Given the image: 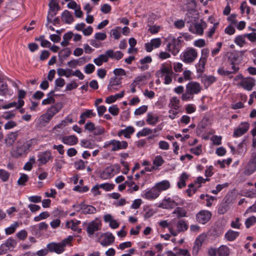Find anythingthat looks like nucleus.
Listing matches in <instances>:
<instances>
[{
  "instance_id": "f257e3e1",
  "label": "nucleus",
  "mask_w": 256,
  "mask_h": 256,
  "mask_svg": "<svg viewBox=\"0 0 256 256\" xmlns=\"http://www.w3.org/2000/svg\"><path fill=\"white\" fill-rule=\"evenodd\" d=\"M72 240V237L69 236L68 238H65L60 242L50 243L47 245V248L51 252H55L58 254H62L64 250V247L68 244Z\"/></svg>"
},
{
  "instance_id": "f03ea898",
  "label": "nucleus",
  "mask_w": 256,
  "mask_h": 256,
  "mask_svg": "<svg viewBox=\"0 0 256 256\" xmlns=\"http://www.w3.org/2000/svg\"><path fill=\"white\" fill-rule=\"evenodd\" d=\"M182 37L179 36L178 38H173L170 41L167 46L166 50L170 52L174 56H176L181 48V42Z\"/></svg>"
},
{
  "instance_id": "7ed1b4c3",
  "label": "nucleus",
  "mask_w": 256,
  "mask_h": 256,
  "mask_svg": "<svg viewBox=\"0 0 256 256\" xmlns=\"http://www.w3.org/2000/svg\"><path fill=\"white\" fill-rule=\"evenodd\" d=\"M110 146H112L111 151L116 152L120 150L126 149L128 146V144L126 141H119L116 140H112L106 142L104 146V148H108Z\"/></svg>"
},
{
  "instance_id": "20e7f679",
  "label": "nucleus",
  "mask_w": 256,
  "mask_h": 256,
  "mask_svg": "<svg viewBox=\"0 0 256 256\" xmlns=\"http://www.w3.org/2000/svg\"><path fill=\"white\" fill-rule=\"evenodd\" d=\"M198 56V52L194 48H188L182 57V60L186 64L193 62Z\"/></svg>"
},
{
  "instance_id": "39448f33",
  "label": "nucleus",
  "mask_w": 256,
  "mask_h": 256,
  "mask_svg": "<svg viewBox=\"0 0 256 256\" xmlns=\"http://www.w3.org/2000/svg\"><path fill=\"white\" fill-rule=\"evenodd\" d=\"M32 144V140H30L24 142L22 145L18 146L15 152L16 156H20L26 154L30 150Z\"/></svg>"
},
{
  "instance_id": "423d86ee",
  "label": "nucleus",
  "mask_w": 256,
  "mask_h": 256,
  "mask_svg": "<svg viewBox=\"0 0 256 256\" xmlns=\"http://www.w3.org/2000/svg\"><path fill=\"white\" fill-rule=\"evenodd\" d=\"M17 244L16 240L12 238H9L6 242L0 246V255L6 254L11 248H14Z\"/></svg>"
},
{
  "instance_id": "0eeeda50",
  "label": "nucleus",
  "mask_w": 256,
  "mask_h": 256,
  "mask_svg": "<svg viewBox=\"0 0 256 256\" xmlns=\"http://www.w3.org/2000/svg\"><path fill=\"white\" fill-rule=\"evenodd\" d=\"M102 227L101 221L98 218L90 222L88 224L86 232L89 236H92L94 232L100 230Z\"/></svg>"
},
{
  "instance_id": "6e6552de",
  "label": "nucleus",
  "mask_w": 256,
  "mask_h": 256,
  "mask_svg": "<svg viewBox=\"0 0 256 256\" xmlns=\"http://www.w3.org/2000/svg\"><path fill=\"white\" fill-rule=\"evenodd\" d=\"M212 213L207 210H202L196 214V220L200 224H205L212 218Z\"/></svg>"
},
{
  "instance_id": "1a4fd4ad",
  "label": "nucleus",
  "mask_w": 256,
  "mask_h": 256,
  "mask_svg": "<svg viewBox=\"0 0 256 256\" xmlns=\"http://www.w3.org/2000/svg\"><path fill=\"white\" fill-rule=\"evenodd\" d=\"M122 78L114 76L110 78L108 86V90L110 92L118 90L121 87Z\"/></svg>"
},
{
  "instance_id": "9d476101",
  "label": "nucleus",
  "mask_w": 256,
  "mask_h": 256,
  "mask_svg": "<svg viewBox=\"0 0 256 256\" xmlns=\"http://www.w3.org/2000/svg\"><path fill=\"white\" fill-rule=\"evenodd\" d=\"M255 80L251 77H248L243 78L239 85L242 87L244 89L250 91L255 85Z\"/></svg>"
},
{
  "instance_id": "9b49d317",
  "label": "nucleus",
  "mask_w": 256,
  "mask_h": 256,
  "mask_svg": "<svg viewBox=\"0 0 256 256\" xmlns=\"http://www.w3.org/2000/svg\"><path fill=\"white\" fill-rule=\"evenodd\" d=\"M256 170V152L253 153L250 161L248 164L246 168L244 171V174L247 175H250Z\"/></svg>"
},
{
  "instance_id": "f8f14e48",
  "label": "nucleus",
  "mask_w": 256,
  "mask_h": 256,
  "mask_svg": "<svg viewBox=\"0 0 256 256\" xmlns=\"http://www.w3.org/2000/svg\"><path fill=\"white\" fill-rule=\"evenodd\" d=\"M114 240V236L110 232H106L101 236L100 244L104 246L112 244Z\"/></svg>"
},
{
  "instance_id": "ddd939ff",
  "label": "nucleus",
  "mask_w": 256,
  "mask_h": 256,
  "mask_svg": "<svg viewBox=\"0 0 256 256\" xmlns=\"http://www.w3.org/2000/svg\"><path fill=\"white\" fill-rule=\"evenodd\" d=\"M186 90L194 95L200 93L201 92L202 87L198 82H190L186 86Z\"/></svg>"
},
{
  "instance_id": "4468645a",
  "label": "nucleus",
  "mask_w": 256,
  "mask_h": 256,
  "mask_svg": "<svg viewBox=\"0 0 256 256\" xmlns=\"http://www.w3.org/2000/svg\"><path fill=\"white\" fill-rule=\"evenodd\" d=\"M74 208H79L80 210H82V213L84 214H94L96 212V208L90 205H86L84 203H82L78 205H74Z\"/></svg>"
},
{
  "instance_id": "2eb2a0df",
  "label": "nucleus",
  "mask_w": 256,
  "mask_h": 256,
  "mask_svg": "<svg viewBox=\"0 0 256 256\" xmlns=\"http://www.w3.org/2000/svg\"><path fill=\"white\" fill-rule=\"evenodd\" d=\"M249 128V124L248 122H242L240 126L236 129L234 131L233 136L234 137H239L244 134L247 132Z\"/></svg>"
},
{
  "instance_id": "dca6fc26",
  "label": "nucleus",
  "mask_w": 256,
  "mask_h": 256,
  "mask_svg": "<svg viewBox=\"0 0 256 256\" xmlns=\"http://www.w3.org/2000/svg\"><path fill=\"white\" fill-rule=\"evenodd\" d=\"M38 158V160L39 162L38 166H41L46 164L49 160L52 158V156L50 152L46 150L39 154Z\"/></svg>"
},
{
  "instance_id": "f3484780",
  "label": "nucleus",
  "mask_w": 256,
  "mask_h": 256,
  "mask_svg": "<svg viewBox=\"0 0 256 256\" xmlns=\"http://www.w3.org/2000/svg\"><path fill=\"white\" fill-rule=\"evenodd\" d=\"M62 103H56L48 108L46 113L52 118L62 109Z\"/></svg>"
},
{
  "instance_id": "a211bd4d",
  "label": "nucleus",
  "mask_w": 256,
  "mask_h": 256,
  "mask_svg": "<svg viewBox=\"0 0 256 256\" xmlns=\"http://www.w3.org/2000/svg\"><path fill=\"white\" fill-rule=\"evenodd\" d=\"M159 195L158 190H157L154 186H153L144 194V197L148 200H154Z\"/></svg>"
},
{
  "instance_id": "6ab92c4d",
  "label": "nucleus",
  "mask_w": 256,
  "mask_h": 256,
  "mask_svg": "<svg viewBox=\"0 0 256 256\" xmlns=\"http://www.w3.org/2000/svg\"><path fill=\"white\" fill-rule=\"evenodd\" d=\"M96 116V113L93 112L92 110H87L81 114L80 116V120L78 121L80 124H83L85 123L86 119L90 118Z\"/></svg>"
},
{
  "instance_id": "aec40b11",
  "label": "nucleus",
  "mask_w": 256,
  "mask_h": 256,
  "mask_svg": "<svg viewBox=\"0 0 256 256\" xmlns=\"http://www.w3.org/2000/svg\"><path fill=\"white\" fill-rule=\"evenodd\" d=\"M18 132H12L8 134L5 139V143L8 146H12L18 138Z\"/></svg>"
},
{
  "instance_id": "412c9836",
  "label": "nucleus",
  "mask_w": 256,
  "mask_h": 256,
  "mask_svg": "<svg viewBox=\"0 0 256 256\" xmlns=\"http://www.w3.org/2000/svg\"><path fill=\"white\" fill-rule=\"evenodd\" d=\"M62 142L67 145L73 146L76 144L78 142V138L74 135L70 136H64L62 138Z\"/></svg>"
},
{
  "instance_id": "4be33fe9",
  "label": "nucleus",
  "mask_w": 256,
  "mask_h": 256,
  "mask_svg": "<svg viewBox=\"0 0 256 256\" xmlns=\"http://www.w3.org/2000/svg\"><path fill=\"white\" fill-rule=\"evenodd\" d=\"M177 204L170 198L164 200L162 202L159 204L158 207L163 208H172L176 206Z\"/></svg>"
},
{
  "instance_id": "5701e85b",
  "label": "nucleus",
  "mask_w": 256,
  "mask_h": 256,
  "mask_svg": "<svg viewBox=\"0 0 256 256\" xmlns=\"http://www.w3.org/2000/svg\"><path fill=\"white\" fill-rule=\"evenodd\" d=\"M106 54H108V58H114L117 60H120L124 56V54L120 51L114 52L112 50H106Z\"/></svg>"
},
{
  "instance_id": "b1692460",
  "label": "nucleus",
  "mask_w": 256,
  "mask_h": 256,
  "mask_svg": "<svg viewBox=\"0 0 256 256\" xmlns=\"http://www.w3.org/2000/svg\"><path fill=\"white\" fill-rule=\"evenodd\" d=\"M154 186L158 190L160 194L162 191L165 190L170 187V184L168 181L165 180L156 184Z\"/></svg>"
},
{
  "instance_id": "393cba45",
  "label": "nucleus",
  "mask_w": 256,
  "mask_h": 256,
  "mask_svg": "<svg viewBox=\"0 0 256 256\" xmlns=\"http://www.w3.org/2000/svg\"><path fill=\"white\" fill-rule=\"evenodd\" d=\"M52 118L45 113L42 115L38 119V124L40 127L45 126L51 120Z\"/></svg>"
},
{
  "instance_id": "a878e982",
  "label": "nucleus",
  "mask_w": 256,
  "mask_h": 256,
  "mask_svg": "<svg viewBox=\"0 0 256 256\" xmlns=\"http://www.w3.org/2000/svg\"><path fill=\"white\" fill-rule=\"evenodd\" d=\"M62 20L65 23L70 24L73 22L74 19L72 15L68 10H65L62 14Z\"/></svg>"
},
{
  "instance_id": "bb28decb",
  "label": "nucleus",
  "mask_w": 256,
  "mask_h": 256,
  "mask_svg": "<svg viewBox=\"0 0 256 256\" xmlns=\"http://www.w3.org/2000/svg\"><path fill=\"white\" fill-rule=\"evenodd\" d=\"M230 202L228 199L222 202L218 208V214H225L230 208Z\"/></svg>"
},
{
  "instance_id": "cd10ccee",
  "label": "nucleus",
  "mask_w": 256,
  "mask_h": 256,
  "mask_svg": "<svg viewBox=\"0 0 256 256\" xmlns=\"http://www.w3.org/2000/svg\"><path fill=\"white\" fill-rule=\"evenodd\" d=\"M152 62V58L150 56H146L140 60V64H142V66H139L138 68L142 70H146L148 68V66L147 65V64L150 63Z\"/></svg>"
},
{
  "instance_id": "c85d7f7f",
  "label": "nucleus",
  "mask_w": 256,
  "mask_h": 256,
  "mask_svg": "<svg viewBox=\"0 0 256 256\" xmlns=\"http://www.w3.org/2000/svg\"><path fill=\"white\" fill-rule=\"evenodd\" d=\"M216 81V78L212 76H204L202 78V82L206 88L208 87Z\"/></svg>"
},
{
  "instance_id": "c756f323",
  "label": "nucleus",
  "mask_w": 256,
  "mask_h": 256,
  "mask_svg": "<svg viewBox=\"0 0 256 256\" xmlns=\"http://www.w3.org/2000/svg\"><path fill=\"white\" fill-rule=\"evenodd\" d=\"M108 54H100L94 60V63L98 66H100L102 64L103 62H108Z\"/></svg>"
},
{
  "instance_id": "7c9ffc66",
  "label": "nucleus",
  "mask_w": 256,
  "mask_h": 256,
  "mask_svg": "<svg viewBox=\"0 0 256 256\" xmlns=\"http://www.w3.org/2000/svg\"><path fill=\"white\" fill-rule=\"evenodd\" d=\"M238 54L236 52H228L227 63L228 64H232V63H236V62L238 60Z\"/></svg>"
},
{
  "instance_id": "2f4dec72",
  "label": "nucleus",
  "mask_w": 256,
  "mask_h": 256,
  "mask_svg": "<svg viewBox=\"0 0 256 256\" xmlns=\"http://www.w3.org/2000/svg\"><path fill=\"white\" fill-rule=\"evenodd\" d=\"M230 253V249L226 246L222 245L218 248V256H229Z\"/></svg>"
},
{
  "instance_id": "473e14b6",
  "label": "nucleus",
  "mask_w": 256,
  "mask_h": 256,
  "mask_svg": "<svg viewBox=\"0 0 256 256\" xmlns=\"http://www.w3.org/2000/svg\"><path fill=\"white\" fill-rule=\"evenodd\" d=\"M176 228L178 232L186 231L188 228V224L185 220H180L177 223Z\"/></svg>"
},
{
  "instance_id": "72a5a7b5",
  "label": "nucleus",
  "mask_w": 256,
  "mask_h": 256,
  "mask_svg": "<svg viewBox=\"0 0 256 256\" xmlns=\"http://www.w3.org/2000/svg\"><path fill=\"white\" fill-rule=\"evenodd\" d=\"M188 176L186 172L182 173L178 182V186L179 188H182L186 186V181L188 180Z\"/></svg>"
},
{
  "instance_id": "f704fd0d",
  "label": "nucleus",
  "mask_w": 256,
  "mask_h": 256,
  "mask_svg": "<svg viewBox=\"0 0 256 256\" xmlns=\"http://www.w3.org/2000/svg\"><path fill=\"white\" fill-rule=\"evenodd\" d=\"M239 235V232L230 230L225 234V238L228 241H233Z\"/></svg>"
},
{
  "instance_id": "c9c22d12",
  "label": "nucleus",
  "mask_w": 256,
  "mask_h": 256,
  "mask_svg": "<svg viewBox=\"0 0 256 256\" xmlns=\"http://www.w3.org/2000/svg\"><path fill=\"white\" fill-rule=\"evenodd\" d=\"M168 74H173L172 69L164 66L156 72V76L158 78H162L164 76V74L166 75Z\"/></svg>"
},
{
  "instance_id": "e433bc0d",
  "label": "nucleus",
  "mask_w": 256,
  "mask_h": 256,
  "mask_svg": "<svg viewBox=\"0 0 256 256\" xmlns=\"http://www.w3.org/2000/svg\"><path fill=\"white\" fill-rule=\"evenodd\" d=\"M114 172V166H110L107 167L102 174V177L104 178H108L111 177L112 174Z\"/></svg>"
},
{
  "instance_id": "4c0bfd02",
  "label": "nucleus",
  "mask_w": 256,
  "mask_h": 256,
  "mask_svg": "<svg viewBox=\"0 0 256 256\" xmlns=\"http://www.w3.org/2000/svg\"><path fill=\"white\" fill-rule=\"evenodd\" d=\"M71 54V50L68 48L62 49L58 53L59 58L61 60H65L66 58L68 57Z\"/></svg>"
},
{
  "instance_id": "58836bf2",
  "label": "nucleus",
  "mask_w": 256,
  "mask_h": 256,
  "mask_svg": "<svg viewBox=\"0 0 256 256\" xmlns=\"http://www.w3.org/2000/svg\"><path fill=\"white\" fill-rule=\"evenodd\" d=\"M204 26H206V24L204 22L196 24L194 25L196 34L199 35H202L204 33Z\"/></svg>"
},
{
  "instance_id": "ea45409f",
  "label": "nucleus",
  "mask_w": 256,
  "mask_h": 256,
  "mask_svg": "<svg viewBox=\"0 0 256 256\" xmlns=\"http://www.w3.org/2000/svg\"><path fill=\"white\" fill-rule=\"evenodd\" d=\"M158 120V116H154L152 114L148 113L147 116L146 122L151 125H155Z\"/></svg>"
},
{
  "instance_id": "a19ab883",
  "label": "nucleus",
  "mask_w": 256,
  "mask_h": 256,
  "mask_svg": "<svg viewBox=\"0 0 256 256\" xmlns=\"http://www.w3.org/2000/svg\"><path fill=\"white\" fill-rule=\"evenodd\" d=\"M49 12L58 10L60 9L57 0H51L49 3Z\"/></svg>"
},
{
  "instance_id": "79ce46f5",
  "label": "nucleus",
  "mask_w": 256,
  "mask_h": 256,
  "mask_svg": "<svg viewBox=\"0 0 256 256\" xmlns=\"http://www.w3.org/2000/svg\"><path fill=\"white\" fill-rule=\"evenodd\" d=\"M206 238V235L205 234H202L196 238L194 244L201 248L203 242Z\"/></svg>"
},
{
  "instance_id": "37998d69",
  "label": "nucleus",
  "mask_w": 256,
  "mask_h": 256,
  "mask_svg": "<svg viewBox=\"0 0 256 256\" xmlns=\"http://www.w3.org/2000/svg\"><path fill=\"white\" fill-rule=\"evenodd\" d=\"M173 214H177L178 218L184 217L186 216V212L182 208L177 207L174 211Z\"/></svg>"
},
{
  "instance_id": "c03bdc74",
  "label": "nucleus",
  "mask_w": 256,
  "mask_h": 256,
  "mask_svg": "<svg viewBox=\"0 0 256 256\" xmlns=\"http://www.w3.org/2000/svg\"><path fill=\"white\" fill-rule=\"evenodd\" d=\"M124 136L126 138H130V134H132L134 132V128L132 126H127L125 129L124 130Z\"/></svg>"
},
{
  "instance_id": "a18cd8bd",
  "label": "nucleus",
  "mask_w": 256,
  "mask_h": 256,
  "mask_svg": "<svg viewBox=\"0 0 256 256\" xmlns=\"http://www.w3.org/2000/svg\"><path fill=\"white\" fill-rule=\"evenodd\" d=\"M206 62V60L200 58L198 63L196 65L198 72H204Z\"/></svg>"
},
{
  "instance_id": "49530a36",
  "label": "nucleus",
  "mask_w": 256,
  "mask_h": 256,
  "mask_svg": "<svg viewBox=\"0 0 256 256\" xmlns=\"http://www.w3.org/2000/svg\"><path fill=\"white\" fill-rule=\"evenodd\" d=\"M18 226V222H14L10 226L6 228L5 232L6 234H10L14 232L16 228Z\"/></svg>"
},
{
  "instance_id": "de8ad7c7",
  "label": "nucleus",
  "mask_w": 256,
  "mask_h": 256,
  "mask_svg": "<svg viewBox=\"0 0 256 256\" xmlns=\"http://www.w3.org/2000/svg\"><path fill=\"white\" fill-rule=\"evenodd\" d=\"M152 130L149 128H144L142 131L138 132L136 134V136L139 138L140 136H146L150 134H152Z\"/></svg>"
},
{
  "instance_id": "09e8293b",
  "label": "nucleus",
  "mask_w": 256,
  "mask_h": 256,
  "mask_svg": "<svg viewBox=\"0 0 256 256\" xmlns=\"http://www.w3.org/2000/svg\"><path fill=\"white\" fill-rule=\"evenodd\" d=\"M28 180V175L24 174H22L18 180V184L19 186H24Z\"/></svg>"
},
{
  "instance_id": "8fccbe9b",
  "label": "nucleus",
  "mask_w": 256,
  "mask_h": 256,
  "mask_svg": "<svg viewBox=\"0 0 256 256\" xmlns=\"http://www.w3.org/2000/svg\"><path fill=\"white\" fill-rule=\"evenodd\" d=\"M245 38H246V36H244V34L238 36L236 37L234 40V42L236 44L238 45L240 47H242L246 42L244 39Z\"/></svg>"
},
{
  "instance_id": "3c124183",
  "label": "nucleus",
  "mask_w": 256,
  "mask_h": 256,
  "mask_svg": "<svg viewBox=\"0 0 256 256\" xmlns=\"http://www.w3.org/2000/svg\"><path fill=\"white\" fill-rule=\"evenodd\" d=\"M10 177V174L8 172L4 170H0V178L2 181L6 182Z\"/></svg>"
},
{
  "instance_id": "603ef678",
  "label": "nucleus",
  "mask_w": 256,
  "mask_h": 256,
  "mask_svg": "<svg viewBox=\"0 0 256 256\" xmlns=\"http://www.w3.org/2000/svg\"><path fill=\"white\" fill-rule=\"evenodd\" d=\"M0 86V95L6 96L8 92V88L6 82H3Z\"/></svg>"
},
{
  "instance_id": "864d4df0",
  "label": "nucleus",
  "mask_w": 256,
  "mask_h": 256,
  "mask_svg": "<svg viewBox=\"0 0 256 256\" xmlns=\"http://www.w3.org/2000/svg\"><path fill=\"white\" fill-rule=\"evenodd\" d=\"M36 162L35 158L33 156L30 158L29 161L24 166V169L26 170H30L32 168V164Z\"/></svg>"
},
{
  "instance_id": "5fc2aeb1",
  "label": "nucleus",
  "mask_w": 256,
  "mask_h": 256,
  "mask_svg": "<svg viewBox=\"0 0 256 256\" xmlns=\"http://www.w3.org/2000/svg\"><path fill=\"white\" fill-rule=\"evenodd\" d=\"M147 110H148V106H140V108H136L135 110L134 114L136 116L140 115V114H144V112H146L147 111Z\"/></svg>"
},
{
  "instance_id": "6e6d98bb",
  "label": "nucleus",
  "mask_w": 256,
  "mask_h": 256,
  "mask_svg": "<svg viewBox=\"0 0 256 256\" xmlns=\"http://www.w3.org/2000/svg\"><path fill=\"white\" fill-rule=\"evenodd\" d=\"M50 216L48 212H44L40 213L39 216L34 217V220L35 222H38L42 219H46Z\"/></svg>"
},
{
  "instance_id": "4d7b16f0",
  "label": "nucleus",
  "mask_w": 256,
  "mask_h": 256,
  "mask_svg": "<svg viewBox=\"0 0 256 256\" xmlns=\"http://www.w3.org/2000/svg\"><path fill=\"white\" fill-rule=\"evenodd\" d=\"M104 128L101 126H95L93 131L94 134L95 136L101 135L104 134Z\"/></svg>"
},
{
  "instance_id": "13d9d810",
  "label": "nucleus",
  "mask_w": 256,
  "mask_h": 256,
  "mask_svg": "<svg viewBox=\"0 0 256 256\" xmlns=\"http://www.w3.org/2000/svg\"><path fill=\"white\" fill-rule=\"evenodd\" d=\"M164 163V160L160 156H157L155 157L153 164L157 166H161Z\"/></svg>"
},
{
  "instance_id": "bf43d9fd",
  "label": "nucleus",
  "mask_w": 256,
  "mask_h": 256,
  "mask_svg": "<svg viewBox=\"0 0 256 256\" xmlns=\"http://www.w3.org/2000/svg\"><path fill=\"white\" fill-rule=\"evenodd\" d=\"M256 222V218L254 216H252L247 218L245 222V224L246 228H249Z\"/></svg>"
},
{
  "instance_id": "052dcab7",
  "label": "nucleus",
  "mask_w": 256,
  "mask_h": 256,
  "mask_svg": "<svg viewBox=\"0 0 256 256\" xmlns=\"http://www.w3.org/2000/svg\"><path fill=\"white\" fill-rule=\"evenodd\" d=\"M245 142L246 140H244L240 143L238 144V148L236 150V154L238 155H242L244 154V147L246 144Z\"/></svg>"
},
{
  "instance_id": "680f3d73",
  "label": "nucleus",
  "mask_w": 256,
  "mask_h": 256,
  "mask_svg": "<svg viewBox=\"0 0 256 256\" xmlns=\"http://www.w3.org/2000/svg\"><path fill=\"white\" fill-rule=\"evenodd\" d=\"M194 98L193 94L190 92L186 90V92L182 96V101H186L192 100Z\"/></svg>"
},
{
  "instance_id": "e2e57ef3",
  "label": "nucleus",
  "mask_w": 256,
  "mask_h": 256,
  "mask_svg": "<svg viewBox=\"0 0 256 256\" xmlns=\"http://www.w3.org/2000/svg\"><path fill=\"white\" fill-rule=\"evenodd\" d=\"M174 250L178 251L180 256V255L183 256H190V254L189 251L186 249L178 248H174Z\"/></svg>"
},
{
  "instance_id": "0e129e2a",
  "label": "nucleus",
  "mask_w": 256,
  "mask_h": 256,
  "mask_svg": "<svg viewBox=\"0 0 256 256\" xmlns=\"http://www.w3.org/2000/svg\"><path fill=\"white\" fill-rule=\"evenodd\" d=\"M71 222H72L71 229L72 230L74 231H77L78 233H80L82 232V229L78 228L77 227V226L80 223V220H76L75 222H74V220H72Z\"/></svg>"
},
{
  "instance_id": "69168bd1",
  "label": "nucleus",
  "mask_w": 256,
  "mask_h": 256,
  "mask_svg": "<svg viewBox=\"0 0 256 256\" xmlns=\"http://www.w3.org/2000/svg\"><path fill=\"white\" fill-rule=\"evenodd\" d=\"M95 70V67L94 64H88L84 66V72L87 74H90L92 73Z\"/></svg>"
},
{
  "instance_id": "338daca9",
  "label": "nucleus",
  "mask_w": 256,
  "mask_h": 256,
  "mask_svg": "<svg viewBox=\"0 0 256 256\" xmlns=\"http://www.w3.org/2000/svg\"><path fill=\"white\" fill-rule=\"evenodd\" d=\"M240 9L241 10L242 14L244 12V10H246V12L247 14H249L250 13V8L248 6L246 2L244 1L241 4L240 6Z\"/></svg>"
},
{
  "instance_id": "774afa93",
  "label": "nucleus",
  "mask_w": 256,
  "mask_h": 256,
  "mask_svg": "<svg viewBox=\"0 0 256 256\" xmlns=\"http://www.w3.org/2000/svg\"><path fill=\"white\" fill-rule=\"evenodd\" d=\"M108 112L114 116H117L119 112V109L116 105H113L108 108Z\"/></svg>"
}]
</instances>
